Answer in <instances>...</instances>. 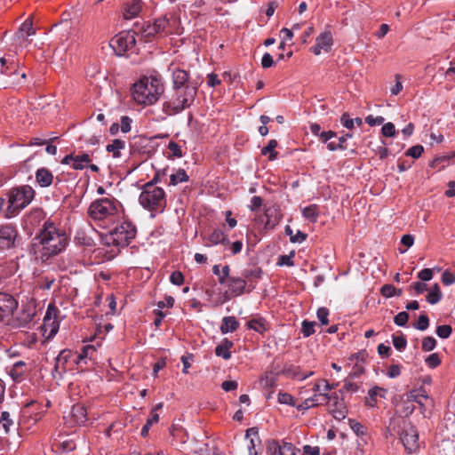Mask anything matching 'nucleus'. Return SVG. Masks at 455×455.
Wrapping results in <instances>:
<instances>
[{"label": "nucleus", "instance_id": "1", "mask_svg": "<svg viewBox=\"0 0 455 455\" xmlns=\"http://www.w3.org/2000/svg\"><path fill=\"white\" fill-rule=\"evenodd\" d=\"M68 243L65 233L60 232L53 222L45 221L40 233L35 237L33 250L36 259L42 262L62 251Z\"/></svg>", "mask_w": 455, "mask_h": 455}, {"label": "nucleus", "instance_id": "2", "mask_svg": "<svg viewBox=\"0 0 455 455\" xmlns=\"http://www.w3.org/2000/svg\"><path fill=\"white\" fill-rule=\"evenodd\" d=\"M164 92V84L156 76H143L132 88V95L135 102L141 105L156 103Z\"/></svg>", "mask_w": 455, "mask_h": 455}, {"label": "nucleus", "instance_id": "3", "mask_svg": "<svg viewBox=\"0 0 455 455\" xmlns=\"http://www.w3.org/2000/svg\"><path fill=\"white\" fill-rule=\"evenodd\" d=\"M196 93V84L172 88V93L163 103V111L168 116H174L184 111L193 104Z\"/></svg>", "mask_w": 455, "mask_h": 455}, {"label": "nucleus", "instance_id": "4", "mask_svg": "<svg viewBox=\"0 0 455 455\" xmlns=\"http://www.w3.org/2000/svg\"><path fill=\"white\" fill-rule=\"evenodd\" d=\"M35 191L28 185L12 188L8 194V204L3 211L6 219L16 216L22 209L27 207L34 199Z\"/></svg>", "mask_w": 455, "mask_h": 455}, {"label": "nucleus", "instance_id": "5", "mask_svg": "<svg viewBox=\"0 0 455 455\" xmlns=\"http://www.w3.org/2000/svg\"><path fill=\"white\" fill-rule=\"evenodd\" d=\"M158 177L159 172L156 173L152 181L144 185L140 195L139 201L143 208L148 209V211L161 212L166 206V196L164 190L154 184V181H156Z\"/></svg>", "mask_w": 455, "mask_h": 455}, {"label": "nucleus", "instance_id": "6", "mask_svg": "<svg viewBox=\"0 0 455 455\" xmlns=\"http://www.w3.org/2000/svg\"><path fill=\"white\" fill-rule=\"evenodd\" d=\"M117 206L114 199L100 198L93 201L88 208L89 217L108 225L114 222L117 216Z\"/></svg>", "mask_w": 455, "mask_h": 455}, {"label": "nucleus", "instance_id": "7", "mask_svg": "<svg viewBox=\"0 0 455 455\" xmlns=\"http://www.w3.org/2000/svg\"><path fill=\"white\" fill-rule=\"evenodd\" d=\"M136 235V228L130 222H123L105 236L108 245L127 246Z\"/></svg>", "mask_w": 455, "mask_h": 455}, {"label": "nucleus", "instance_id": "8", "mask_svg": "<svg viewBox=\"0 0 455 455\" xmlns=\"http://www.w3.org/2000/svg\"><path fill=\"white\" fill-rule=\"evenodd\" d=\"M58 313L59 310L53 305L50 304L48 306L41 326L43 336L46 339H52L59 331Z\"/></svg>", "mask_w": 455, "mask_h": 455}, {"label": "nucleus", "instance_id": "9", "mask_svg": "<svg viewBox=\"0 0 455 455\" xmlns=\"http://www.w3.org/2000/svg\"><path fill=\"white\" fill-rule=\"evenodd\" d=\"M400 440L408 453H415L419 450V433L414 426H403L400 434Z\"/></svg>", "mask_w": 455, "mask_h": 455}, {"label": "nucleus", "instance_id": "10", "mask_svg": "<svg viewBox=\"0 0 455 455\" xmlns=\"http://www.w3.org/2000/svg\"><path fill=\"white\" fill-rule=\"evenodd\" d=\"M136 43L135 33L125 31L118 34L111 40V46L119 55L134 47Z\"/></svg>", "mask_w": 455, "mask_h": 455}, {"label": "nucleus", "instance_id": "11", "mask_svg": "<svg viewBox=\"0 0 455 455\" xmlns=\"http://www.w3.org/2000/svg\"><path fill=\"white\" fill-rule=\"evenodd\" d=\"M333 44V37L330 29H325L315 39V44L311 51L315 55H320L323 52H329Z\"/></svg>", "mask_w": 455, "mask_h": 455}, {"label": "nucleus", "instance_id": "12", "mask_svg": "<svg viewBox=\"0 0 455 455\" xmlns=\"http://www.w3.org/2000/svg\"><path fill=\"white\" fill-rule=\"evenodd\" d=\"M17 230L12 225L0 226V249H9L14 245Z\"/></svg>", "mask_w": 455, "mask_h": 455}, {"label": "nucleus", "instance_id": "13", "mask_svg": "<svg viewBox=\"0 0 455 455\" xmlns=\"http://www.w3.org/2000/svg\"><path fill=\"white\" fill-rule=\"evenodd\" d=\"M18 307V302L13 296L5 292H0V319L12 315Z\"/></svg>", "mask_w": 455, "mask_h": 455}, {"label": "nucleus", "instance_id": "14", "mask_svg": "<svg viewBox=\"0 0 455 455\" xmlns=\"http://www.w3.org/2000/svg\"><path fill=\"white\" fill-rule=\"evenodd\" d=\"M329 408L333 417L337 419H343L347 415V409L342 400L339 399L336 393L330 395L327 399Z\"/></svg>", "mask_w": 455, "mask_h": 455}, {"label": "nucleus", "instance_id": "15", "mask_svg": "<svg viewBox=\"0 0 455 455\" xmlns=\"http://www.w3.org/2000/svg\"><path fill=\"white\" fill-rule=\"evenodd\" d=\"M91 162V156L87 153L82 155H68L66 156L61 163L64 164L70 165L74 170H82L86 167Z\"/></svg>", "mask_w": 455, "mask_h": 455}, {"label": "nucleus", "instance_id": "16", "mask_svg": "<svg viewBox=\"0 0 455 455\" xmlns=\"http://www.w3.org/2000/svg\"><path fill=\"white\" fill-rule=\"evenodd\" d=\"M281 216L277 207L269 206L265 209L264 215L261 217L260 221L264 224L265 228L272 229L280 221Z\"/></svg>", "mask_w": 455, "mask_h": 455}, {"label": "nucleus", "instance_id": "17", "mask_svg": "<svg viewBox=\"0 0 455 455\" xmlns=\"http://www.w3.org/2000/svg\"><path fill=\"white\" fill-rule=\"evenodd\" d=\"M36 315V307L32 304L26 305L19 313L16 321L19 327H25L32 322Z\"/></svg>", "mask_w": 455, "mask_h": 455}, {"label": "nucleus", "instance_id": "18", "mask_svg": "<svg viewBox=\"0 0 455 455\" xmlns=\"http://www.w3.org/2000/svg\"><path fill=\"white\" fill-rule=\"evenodd\" d=\"M387 390L379 387H373L368 391V395L365 397V404L368 407H375L378 403L379 398H386Z\"/></svg>", "mask_w": 455, "mask_h": 455}, {"label": "nucleus", "instance_id": "19", "mask_svg": "<svg viewBox=\"0 0 455 455\" xmlns=\"http://www.w3.org/2000/svg\"><path fill=\"white\" fill-rule=\"evenodd\" d=\"M334 387L333 385H330L325 379L319 380L313 387L314 392L317 393L315 395H318V399L323 403H327L329 398V391Z\"/></svg>", "mask_w": 455, "mask_h": 455}, {"label": "nucleus", "instance_id": "20", "mask_svg": "<svg viewBox=\"0 0 455 455\" xmlns=\"http://www.w3.org/2000/svg\"><path fill=\"white\" fill-rule=\"evenodd\" d=\"M272 448H275V452H278V455H299V450L296 449L291 443L283 442L280 445L277 442H272L269 443V451H272Z\"/></svg>", "mask_w": 455, "mask_h": 455}, {"label": "nucleus", "instance_id": "21", "mask_svg": "<svg viewBox=\"0 0 455 455\" xmlns=\"http://www.w3.org/2000/svg\"><path fill=\"white\" fill-rule=\"evenodd\" d=\"M36 181L42 188H47L53 181L52 173L46 168L42 167L36 172Z\"/></svg>", "mask_w": 455, "mask_h": 455}, {"label": "nucleus", "instance_id": "22", "mask_svg": "<svg viewBox=\"0 0 455 455\" xmlns=\"http://www.w3.org/2000/svg\"><path fill=\"white\" fill-rule=\"evenodd\" d=\"M246 282L240 277H230L228 287L231 296L241 295L245 289Z\"/></svg>", "mask_w": 455, "mask_h": 455}, {"label": "nucleus", "instance_id": "23", "mask_svg": "<svg viewBox=\"0 0 455 455\" xmlns=\"http://www.w3.org/2000/svg\"><path fill=\"white\" fill-rule=\"evenodd\" d=\"M172 83L173 88L187 86L188 84H196L188 81V74L185 70L179 68L172 71Z\"/></svg>", "mask_w": 455, "mask_h": 455}, {"label": "nucleus", "instance_id": "24", "mask_svg": "<svg viewBox=\"0 0 455 455\" xmlns=\"http://www.w3.org/2000/svg\"><path fill=\"white\" fill-rule=\"evenodd\" d=\"M168 24L169 20L166 17L158 18L152 25L148 26L145 32L147 33V36H153L155 34L164 32Z\"/></svg>", "mask_w": 455, "mask_h": 455}, {"label": "nucleus", "instance_id": "25", "mask_svg": "<svg viewBox=\"0 0 455 455\" xmlns=\"http://www.w3.org/2000/svg\"><path fill=\"white\" fill-rule=\"evenodd\" d=\"M233 342L228 339H224L215 348V354L217 356H220L225 360L231 357L230 348L233 347Z\"/></svg>", "mask_w": 455, "mask_h": 455}, {"label": "nucleus", "instance_id": "26", "mask_svg": "<svg viewBox=\"0 0 455 455\" xmlns=\"http://www.w3.org/2000/svg\"><path fill=\"white\" fill-rule=\"evenodd\" d=\"M239 327V323L235 316H225L222 319L220 331L223 334L233 332Z\"/></svg>", "mask_w": 455, "mask_h": 455}, {"label": "nucleus", "instance_id": "27", "mask_svg": "<svg viewBox=\"0 0 455 455\" xmlns=\"http://www.w3.org/2000/svg\"><path fill=\"white\" fill-rule=\"evenodd\" d=\"M125 148V141L121 140L119 139H115L109 143L106 149L108 152L111 153L113 157L119 158L122 156V150Z\"/></svg>", "mask_w": 455, "mask_h": 455}, {"label": "nucleus", "instance_id": "28", "mask_svg": "<svg viewBox=\"0 0 455 455\" xmlns=\"http://www.w3.org/2000/svg\"><path fill=\"white\" fill-rule=\"evenodd\" d=\"M73 420L77 425H84L87 421L86 410L84 406L76 404L71 411Z\"/></svg>", "mask_w": 455, "mask_h": 455}, {"label": "nucleus", "instance_id": "29", "mask_svg": "<svg viewBox=\"0 0 455 455\" xmlns=\"http://www.w3.org/2000/svg\"><path fill=\"white\" fill-rule=\"evenodd\" d=\"M36 33L35 28H33V22L30 18H28L20 27L19 31L17 33L18 37L26 39L28 36L34 35Z\"/></svg>", "mask_w": 455, "mask_h": 455}, {"label": "nucleus", "instance_id": "30", "mask_svg": "<svg viewBox=\"0 0 455 455\" xmlns=\"http://www.w3.org/2000/svg\"><path fill=\"white\" fill-rule=\"evenodd\" d=\"M301 212L305 220L315 223L317 221L319 216V208L316 204H311L309 206L304 207Z\"/></svg>", "mask_w": 455, "mask_h": 455}, {"label": "nucleus", "instance_id": "31", "mask_svg": "<svg viewBox=\"0 0 455 455\" xmlns=\"http://www.w3.org/2000/svg\"><path fill=\"white\" fill-rule=\"evenodd\" d=\"M142 9V3L140 0H134L132 3L127 5L124 12V18L131 20L138 16Z\"/></svg>", "mask_w": 455, "mask_h": 455}, {"label": "nucleus", "instance_id": "32", "mask_svg": "<svg viewBox=\"0 0 455 455\" xmlns=\"http://www.w3.org/2000/svg\"><path fill=\"white\" fill-rule=\"evenodd\" d=\"M25 363L22 361H19L13 363V365L9 371V373L14 381H20L25 372Z\"/></svg>", "mask_w": 455, "mask_h": 455}, {"label": "nucleus", "instance_id": "33", "mask_svg": "<svg viewBox=\"0 0 455 455\" xmlns=\"http://www.w3.org/2000/svg\"><path fill=\"white\" fill-rule=\"evenodd\" d=\"M247 327L262 333L267 330V323L262 317L253 318L247 323Z\"/></svg>", "mask_w": 455, "mask_h": 455}, {"label": "nucleus", "instance_id": "34", "mask_svg": "<svg viewBox=\"0 0 455 455\" xmlns=\"http://www.w3.org/2000/svg\"><path fill=\"white\" fill-rule=\"evenodd\" d=\"M442 298V292L440 291V287L438 284H434L428 291V294L427 296V301L431 304H436L440 301Z\"/></svg>", "mask_w": 455, "mask_h": 455}, {"label": "nucleus", "instance_id": "35", "mask_svg": "<svg viewBox=\"0 0 455 455\" xmlns=\"http://www.w3.org/2000/svg\"><path fill=\"white\" fill-rule=\"evenodd\" d=\"M70 352L67 350H62L59 355L56 357V363L54 366V371L61 372L64 371L65 363L68 362Z\"/></svg>", "mask_w": 455, "mask_h": 455}, {"label": "nucleus", "instance_id": "36", "mask_svg": "<svg viewBox=\"0 0 455 455\" xmlns=\"http://www.w3.org/2000/svg\"><path fill=\"white\" fill-rule=\"evenodd\" d=\"M208 239L209 242L214 245L219 243H226L228 242L225 233L221 229L213 230L212 233L209 235Z\"/></svg>", "mask_w": 455, "mask_h": 455}, {"label": "nucleus", "instance_id": "37", "mask_svg": "<svg viewBox=\"0 0 455 455\" xmlns=\"http://www.w3.org/2000/svg\"><path fill=\"white\" fill-rule=\"evenodd\" d=\"M277 147V141L271 140L268 144L261 149L263 156H268L269 160H275L277 157V152L275 150Z\"/></svg>", "mask_w": 455, "mask_h": 455}, {"label": "nucleus", "instance_id": "38", "mask_svg": "<svg viewBox=\"0 0 455 455\" xmlns=\"http://www.w3.org/2000/svg\"><path fill=\"white\" fill-rule=\"evenodd\" d=\"M188 180V176L183 169H179L176 172L170 175V185L176 186L180 182Z\"/></svg>", "mask_w": 455, "mask_h": 455}, {"label": "nucleus", "instance_id": "39", "mask_svg": "<svg viewBox=\"0 0 455 455\" xmlns=\"http://www.w3.org/2000/svg\"><path fill=\"white\" fill-rule=\"evenodd\" d=\"M318 404H323V402L318 399V395H313L305 399L300 404H295V406L298 410H307Z\"/></svg>", "mask_w": 455, "mask_h": 455}, {"label": "nucleus", "instance_id": "40", "mask_svg": "<svg viewBox=\"0 0 455 455\" xmlns=\"http://www.w3.org/2000/svg\"><path fill=\"white\" fill-rule=\"evenodd\" d=\"M352 137L351 133H347L345 135H342L339 138V141H331L327 144V148L331 151H335L338 149H343L344 146L343 144L347 140V139H350Z\"/></svg>", "mask_w": 455, "mask_h": 455}, {"label": "nucleus", "instance_id": "41", "mask_svg": "<svg viewBox=\"0 0 455 455\" xmlns=\"http://www.w3.org/2000/svg\"><path fill=\"white\" fill-rule=\"evenodd\" d=\"M159 421V415L156 412L152 411L150 419H148L147 423L141 429V435L146 437L148 435L149 429L153 424Z\"/></svg>", "mask_w": 455, "mask_h": 455}, {"label": "nucleus", "instance_id": "42", "mask_svg": "<svg viewBox=\"0 0 455 455\" xmlns=\"http://www.w3.org/2000/svg\"><path fill=\"white\" fill-rule=\"evenodd\" d=\"M381 294L382 296H384L385 298H391L395 295H398L400 296L402 294V291L399 290L398 291H396V289L395 286H393L392 284H385L381 287Z\"/></svg>", "mask_w": 455, "mask_h": 455}, {"label": "nucleus", "instance_id": "43", "mask_svg": "<svg viewBox=\"0 0 455 455\" xmlns=\"http://www.w3.org/2000/svg\"><path fill=\"white\" fill-rule=\"evenodd\" d=\"M275 377L272 372L266 373L260 379V384L264 388H273L275 386Z\"/></svg>", "mask_w": 455, "mask_h": 455}, {"label": "nucleus", "instance_id": "44", "mask_svg": "<svg viewBox=\"0 0 455 455\" xmlns=\"http://www.w3.org/2000/svg\"><path fill=\"white\" fill-rule=\"evenodd\" d=\"M283 373L288 377L299 379L300 372L298 367L294 365H285Z\"/></svg>", "mask_w": 455, "mask_h": 455}, {"label": "nucleus", "instance_id": "45", "mask_svg": "<svg viewBox=\"0 0 455 455\" xmlns=\"http://www.w3.org/2000/svg\"><path fill=\"white\" fill-rule=\"evenodd\" d=\"M401 243L405 249H399L400 253H404L407 249L411 248L414 243V237L411 235H403L401 238Z\"/></svg>", "mask_w": 455, "mask_h": 455}, {"label": "nucleus", "instance_id": "46", "mask_svg": "<svg viewBox=\"0 0 455 455\" xmlns=\"http://www.w3.org/2000/svg\"><path fill=\"white\" fill-rule=\"evenodd\" d=\"M436 346V340L433 337H425L422 340V349L426 352L432 351Z\"/></svg>", "mask_w": 455, "mask_h": 455}, {"label": "nucleus", "instance_id": "47", "mask_svg": "<svg viewBox=\"0 0 455 455\" xmlns=\"http://www.w3.org/2000/svg\"><path fill=\"white\" fill-rule=\"evenodd\" d=\"M168 149L170 151V154L172 156H174V157H181L182 156V150H181V148L180 146L174 142V141H170L168 143Z\"/></svg>", "mask_w": 455, "mask_h": 455}, {"label": "nucleus", "instance_id": "48", "mask_svg": "<svg viewBox=\"0 0 455 455\" xmlns=\"http://www.w3.org/2000/svg\"><path fill=\"white\" fill-rule=\"evenodd\" d=\"M315 322H308V321H303L302 327H301V332L305 337H309L315 332Z\"/></svg>", "mask_w": 455, "mask_h": 455}, {"label": "nucleus", "instance_id": "49", "mask_svg": "<svg viewBox=\"0 0 455 455\" xmlns=\"http://www.w3.org/2000/svg\"><path fill=\"white\" fill-rule=\"evenodd\" d=\"M381 132L386 137H395L396 134L395 127L393 123H387L381 128Z\"/></svg>", "mask_w": 455, "mask_h": 455}, {"label": "nucleus", "instance_id": "50", "mask_svg": "<svg viewBox=\"0 0 455 455\" xmlns=\"http://www.w3.org/2000/svg\"><path fill=\"white\" fill-rule=\"evenodd\" d=\"M393 345L397 350L402 351L406 347V339L403 336H393Z\"/></svg>", "mask_w": 455, "mask_h": 455}, {"label": "nucleus", "instance_id": "51", "mask_svg": "<svg viewBox=\"0 0 455 455\" xmlns=\"http://www.w3.org/2000/svg\"><path fill=\"white\" fill-rule=\"evenodd\" d=\"M424 151V148L421 145H416L410 148L406 155L411 156L412 158H419Z\"/></svg>", "mask_w": 455, "mask_h": 455}, {"label": "nucleus", "instance_id": "52", "mask_svg": "<svg viewBox=\"0 0 455 455\" xmlns=\"http://www.w3.org/2000/svg\"><path fill=\"white\" fill-rule=\"evenodd\" d=\"M277 399L280 403L295 406L293 397L288 393L279 392Z\"/></svg>", "mask_w": 455, "mask_h": 455}, {"label": "nucleus", "instance_id": "53", "mask_svg": "<svg viewBox=\"0 0 455 455\" xmlns=\"http://www.w3.org/2000/svg\"><path fill=\"white\" fill-rule=\"evenodd\" d=\"M426 363L430 368H435L441 363V360L439 358V355L435 353L429 355L426 360Z\"/></svg>", "mask_w": 455, "mask_h": 455}, {"label": "nucleus", "instance_id": "54", "mask_svg": "<svg viewBox=\"0 0 455 455\" xmlns=\"http://www.w3.org/2000/svg\"><path fill=\"white\" fill-rule=\"evenodd\" d=\"M408 319H409L408 313H406L405 311H403V312L398 313L395 316L394 322L398 326H404L407 323Z\"/></svg>", "mask_w": 455, "mask_h": 455}, {"label": "nucleus", "instance_id": "55", "mask_svg": "<svg viewBox=\"0 0 455 455\" xmlns=\"http://www.w3.org/2000/svg\"><path fill=\"white\" fill-rule=\"evenodd\" d=\"M429 319L426 315H420L417 323L415 324V328L420 331H425L428 328Z\"/></svg>", "mask_w": 455, "mask_h": 455}, {"label": "nucleus", "instance_id": "56", "mask_svg": "<svg viewBox=\"0 0 455 455\" xmlns=\"http://www.w3.org/2000/svg\"><path fill=\"white\" fill-rule=\"evenodd\" d=\"M317 318L319 320V322L321 323V324L323 325H327L328 323H329V320H328V315H329V311L327 308L325 307H320L318 310H317Z\"/></svg>", "mask_w": 455, "mask_h": 455}, {"label": "nucleus", "instance_id": "57", "mask_svg": "<svg viewBox=\"0 0 455 455\" xmlns=\"http://www.w3.org/2000/svg\"><path fill=\"white\" fill-rule=\"evenodd\" d=\"M451 333L450 325H440L436 329V334L442 339H447Z\"/></svg>", "mask_w": 455, "mask_h": 455}, {"label": "nucleus", "instance_id": "58", "mask_svg": "<svg viewBox=\"0 0 455 455\" xmlns=\"http://www.w3.org/2000/svg\"><path fill=\"white\" fill-rule=\"evenodd\" d=\"M427 398H428L427 395H425L424 393L416 395L413 392H411L408 395L409 401H415L421 406L423 405L424 400H427Z\"/></svg>", "mask_w": 455, "mask_h": 455}, {"label": "nucleus", "instance_id": "59", "mask_svg": "<svg viewBox=\"0 0 455 455\" xmlns=\"http://www.w3.org/2000/svg\"><path fill=\"white\" fill-rule=\"evenodd\" d=\"M170 281L172 284L181 285L184 281L183 275L180 271H174L170 276Z\"/></svg>", "mask_w": 455, "mask_h": 455}, {"label": "nucleus", "instance_id": "60", "mask_svg": "<svg viewBox=\"0 0 455 455\" xmlns=\"http://www.w3.org/2000/svg\"><path fill=\"white\" fill-rule=\"evenodd\" d=\"M0 422H3V427L6 431L11 425H12V420L10 418V413L8 411H3L0 416Z\"/></svg>", "mask_w": 455, "mask_h": 455}, {"label": "nucleus", "instance_id": "61", "mask_svg": "<svg viewBox=\"0 0 455 455\" xmlns=\"http://www.w3.org/2000/svg\"><path fill=\"white\" fill-rule=\"evenodd\" d=\"M384 121L385 119L382 116L374 117L372 116H368L365 117V123H367L371 126L380 125L384 123Z\"/></svg>", "mask_w": 455, "mask_h": 455}, {"label": "nucleus", "instance_id": "62", "mask_svg": "<svg viewBox=\"0 0 455 455\" xmlns=\"http://www.w3.org/2000/svg\"><path fill=\"white\" fill-rule=\"evenodd\" d=\"M263 204V200L260 196H255L251 199V204L249 208L251 211L254 212L260 208Z\"/></svg>", "mask_w": 455, "mask_h": 455}, {"label": "nucleus", "instance_id": "63", "mask_svg": "<svg viewBox=\"0 0 455 455\" xmlns=\"http://www.w3.org/2000/svg\"><path fill=\"white\" fill-rule=\"evenodd\" d=\"M442 282L445 285H451L455 283V275L449 271H444L442 275Z\"/></svg>", "mask_w": 455, "mask_h": 455}, {"label": "nucleus", "instance_id": "64", "mask_svg": "<svg viewBox=\"0 0 455 455\" xmlns=\"http://www.w3.org/2000/svg\"><path fill=\"white\" fill-rule=\"evenodd\" d=\"M418 277L422 281H430L433 278V272L430 268H424L419 272Z\"/></svg>", "mask_w": 455, "mask_h": 455}]
</instances>
